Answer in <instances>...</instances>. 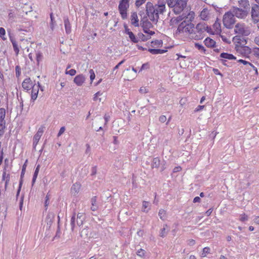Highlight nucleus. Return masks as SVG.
<instances>
[{
	"label": "nucleus",
	"mask_w": 259,
	"mask_h": 259,
	"mask_svg": "<svg viewBox=\"0 0 259 259\" xmlns=\"http://www.w3.org/2000/svg\"><path fill=\"white\" fill-rule=\"evenodd\" d=\"M200 17L203 20H207L209 19V12L207 9H204L200 13Z\"/></svg>",
	"instance_id": "obj_23"
},
{
	"label": "nucleus",
	"mask_w": 259,
	"mask_h": 259,
	"mask_svg": "<svg viewBox=\"0 0 259 259\" xmlns=\"http://www.w3.org/2000/svg\"><path fill=\"white\" fill-rule=\"evenodd\" d=\"M223 22L224 26L227 28L230 29L232 27L235 22L234 15L231 11L226 12L223 19Z\"/></svg>",
	"instance_id": "obj_5"
},
{
	"label": "nucleus",
	"mask_w": 259,
	"mask_h": 259,
	"mask_svg": "<svg viewBox=\"0 0 259 259\" xmlns=\"http://www.w3.org/2000/svg\"><path fill=\"white\" fill-rule=\"evenodd\" d=\"M84 80L85 78L82 74L78 75L74 78V82L78 86L81 85Z\"/></svg>",
	"instance_id": "obj_19"
},
{
	"label": "nucleus",
	"mask_w": 259,
	"mask_h": 259,
	"mask_svg": "<svg viewBox=\"0 0 259 259\" xmlns=\"http://www.w3.org/2000/svg\"><path fill=\"white\" fill-rule=\"evenodd\" d=\"M212 209L209 208L206 211L205 214L207 216H209L211 214V213H212Z\"/></svg>",
	"instance_id": "obj_61"
},
{
	"label": "nucleus",
	"mask_w": 259,
	"mask_h": 259,
	"mask_svg": "<svg viewBox=\"0 0 259 259\" xmlns=\"http://www.w3.org/2000/svg\"><path fill=\"white\" fill-rule=\"evenodd\" d=\"M151 26L152 24L148 20H146V21L144 22L143 23L142 27H143V31L144 33H148L150 34V35L154 34L155 33L154 31L148 30V28L151 27Z\"/></svg>",
	"instance_id": "obj_13"
},
{
	"label": "nucleus",
	"mask_w": 259,
	"mask_h": 259,
	"mask_svg": "<svg viewBox=\"0 0 259 259\" xmlns=\"http://www.w3.org/2000/svg\"><path fill=\"white\" fill-rule=\"evenodd\" d=\"M148 51L152 54L156 55L159 54H163L166 52L165 50L159 49H149Z\"/></svg>",
	"instance_id": "obj_26"
},
{
	"label": "nucleus",
	"mask_w": 259,
	"mask_h": 259,
	"mask_svg": "<svg viewBox=\"0 0 259 259\" xmlns=\"http://www.w3.org/2000/svg\"><path fill=\"white\" fill-rule=\"evenodd\" d=\"M65 130V128L64 126L61 127L59 130V132L58 134V137L60 136L62 134H63Z\"/></svg>",
	"instance_id": "obj_52"
},
{
	"label": "nucleus",
	"mask_w": 259,
	"mask_h": 259,
	"mask_svg": "<svg viewBox=\"0 0 259 259\" xmlns=\"http://www.w3.org/2000/svg\"><path fill=\"white\" fill-rule=\"evenodd\" d=\"M158 215L161 219L164 220L165 216V210L163 209H160L159 211Z\"/></svg>",
	"instance_id": "obj_39"
},
{
	"label": "nucleus",
	"mask_w": 259,
	"mask_h": 259,
	"mask_svg": "<svg viewBox=\"0 0 259 259\" xmlns=\"http://www.w3.org/2000/svg\"><path fill=\"white\" fill-rule=\"evenodd\" d=\"M49 199H50V195L48 194L45 198V206L46 207V210L47 209L48 206L49 204Z\"/></svg>",
	"instance_id": "obj_42"
},
{
	"label": "nucleus",
	"mask_w": 259,
	"mask_h": 259,
	"mask_svg": "<svg viewBox=\"0 0 259 259\" xmlns=\"http://www.w3.org/2000/svg\"><path fill=\"white\" fill-rule=\"evenodd\" d=\"M103 95V93H101L100 92H98L94 95V97L93 98V100L94 101H97L98 100L99 97Z\"/></svg>",
	"instance_id": "obj_44"
},
{
	"label": "nucleus",
	"mask_w": 259,
	"mask_h": 259,
	"mask_svg": "<svg viewBox=\"0 0 259 259\" xmlns=\"http://www.w3.org/2000/svg\"><path fill=\"white\" fill-rule=\"evenodd\" d=\"M238 3L239 6V8L246 9L247 11L249 9V4L248 0H238Z\"/></svg>",
	"instance_id": "obj_17"
},
{
	"label": "nucleus",
	"mask_w": 259,
	"mask_h": 259,
	"mask_svg": "<svg viewBox=\"0 0 259 259\" xmlns=\"http://www.w3.org/2000/svg\"><path fill=\"white\" fill-rule=\"evenodd\" d=\"M188 0H167V4L169 7L173 9L176 14H179L187 7Z\"/></svg>",
	"instance_id": "obj_3"
},
{
	"label": "nucleus",
	"mask_w": 259,
	"mask_h": 259,
	"mask_svg": "<svg viewBox=\"0 0 259 259\" xmlns=\"http://www.w3.org/2000/svg\"><path fill=\"white\" fill-rule=\"evenodd\" d=\"M145 2H146V0H136L135 4L137 7H139L142 4H143Z\"/></svg>",
	"instance_id": "obj_46"
},
{
	"label": "nucleus",
	"mask_w": 259,
	"mask_h": 259,
	"mask_svg": "<svg viewBox=\"0 0 259 259\" xmlns=\"http://www.w3.org/2000/svg\"><path fill=\"white\" fill-rule=\"evenodd\" d=\"M54 218L55 214L54 213L51 212H48L45 220L44 228H45L46 230H49L53 223Z\"/></svg>",
	"instance_id": "obj_10"
},
{
	"label": "nucleus",
	"mask_w": 259,
	"mask_h": 259,
	"mask_svg": "<svg viewBox=\"0 0 259 259\" xmlns=\"http://www.w3.org/2000/svg\"><path fill=\"white\" fill-rule=\"evenodd\" d=\"M64 23L66 33L67 34H69L71 32V25H70V22H69L68 18L64 17Z\"/></svg>",
	"instance_id": "obj_22"
},
{
	"label": "nucleus",
	"mask_w": 259,
	"mask_h": 259,
	"mask_svg": "<svg viewBox=\"0 0 259 259\" xmlns=\"http://www.w3.org/2000/svg\"><path fill=\"white\" fill-rule=\"evenodd\" d=\"M195 46L198 48L199 50H203L205 51L204 48L203 46H202L201 45L198 44V43H195Z\"/></svg>",
	"instance_id": "obj_50"
},
{
	"label": "nucleus",
	"mask_w": 259,
	"mask_h": 259,
	"mask_svg": "<svg viewBox=\"0 0 259 259\" xmlns=\"http://www.w3.org/2000/svg\"><path fill=\"white\" fill-rule=\"evenodd\" d=\"M213 71L214 74H218V75H220L221 77L223 76L222 74L219 71L218 69H213Z\"/></svg>",
	"instance_id": "obj_59"
},
{
	"label": "nucleus",
	"mask_w": 259,
	"mask_h": 259,
	"mask_svg": "<svg viewBox=\"0 0 259 259\" xmlns=\"http://www.w3.org/2000/svg\"><path fill=\"white\" fill-rule=\"evenodd\" d=\"M80 187H81V184L80 183H74L73 185V186L71 189V193L72 194H73L74 195H75L79 192V191L80 189Z\"/></svg>",
	"instance_id": "obj_21"
},
{
	"label": "nucleus",
	"mask_w": 259,
	"mask_h": 259,
	"mask_svg": "<svg viewBox=\"0 0 259 259\" xmlns=\"http://www.w3.org/2000/svg\"><path fill=\"white\" fill-rule=\"evenodd\" d=\"M194 17V13L193 12H189L187 15L184 14V13L181 16H179L177 18H172L170 21V25L178 24L180 21L183 19L186 18L191 20Z\"/></svg>",
	"instance_id": "obj_8"
},
{
	"label": "nucleus",
	"mask_w": 259,
	"mask_h": 259,
	"mask_svg": "<svg viewBox=\"0 0 259 259\" xmlns=\"http://www.w3.org/2000/svg\"><path fill=\"white\" fill-rule=\"evenodd\" d=\"M75 221H76V220L75 214H74L71 219V229L72 231L74 230V227H75Z\"/></svg>",
	"instance_id": "obj_38"
},
{
	"label": "nucleus",
	"mask_w": 259,
	"mask_h": 259,
	"mask_svg": "<svg viewBox=\"0 0 259 259\" xmlns=\"http://www.w3.org/2000/svg\"><path fill=\"white\" fill-rule=\"evenodd\" d=\"M159 120L161 123H164L166 120V117L165 115H161L159 117Z\"/></svg>",
	"instance_id": "obj_51"
},
{
	"label": "nucleus",
	"mask_w": 259,
	"mask_h": 259,
	"mask_svg": "<svg viewBox=\"0 0 259 259\" xmlns=\"http://www.w3.org/2000/svg\"><path fill=\"white\" fill-rule=\"evenodd\" d=\"M220 57L222 58H224L228 60H235L236 57L234 56L232 54L226 53H221L220 55Z\"/></svg>",
	"instance_id": "obj_27"
},
{
	"label": "nucleus",
	"mask_w": 259,
	"mask_h": 259,
	"mask_svg": "<svg viewBox=\"0 0 259 259\" xmlns=\"http://www.w3.org/2000/svg\"><path fill=\"white\" fill-rule=\"evenodd\" d=\"M22 87L24 90H29L31 88H33V83L30 78H27L24 80L22 82Z\"/></svg>",
	"instance_id": "obj_15"
},
{
	"label": "nucleus",
	"mask_w": 259,
	"mask_h": 259,
	"mask_svg": "<svg viewBox=\"0 0 259 259\" xmlns=\"http://www.w3.org/2000/svg\"><path fill=\"white\" fill-rule=\"evenodd\" d=\"M39 165H38L35 169V170L34 171V173L33 174V178H36L37 177V175H38V171H39Z\"/></svg>",
	"instance_id": "obj_49"
},
{
	"label": "nucleus",
	"mask_w": 259,
	"mask_h": 259,
	"mask_svg": "<svg viewBox=\"0 0 259 259\" xmlns=\"http://www.w3.org/2000/svg\"><path fill=\"white\" fill-rule=\"evenodd\" d=\"M208 26H205L204 24H197L195 28L193 29V31L191 35V38L195 40L202 39L203 38L204 33L206 31H208Z\"/></svg>",
	"instance_id": "obj_4"
},
{
	"label": "nucleus",
	"mask_w": 259,
	"mask_h": 259,
	"mask_svg": "<svg viewBox=\"0 0 259 259\" xmlns=\"http://www.w3.org/2000/svg\"><path fill=\"white\" fill-rule=\"evenodd\" d=\"M231 12L233 13L234 16L240 19L245 18L248 14V11L247 10L239 8L236 7H234Z\"/></svg>",
	"instance_id": "obj_9"
},
{
	"label": "nucleus",
	"mask_w": 259,
	"mask_h": 259,
	"mask_svg": "<svg viewBox=\"0 0 259 259\" xmlns=\"http://www.w3.org/2000/svg\"><path fill=\"white\" fill-rule=\"evenodd\" d=\"M238 62H240V63H241L242 64H243L244 65H247V64H249V66L251 67H252V69L255 71V73H257V69L256 67H255L251 63H250V62L247 61H245V60H242V59H240L238 61Z\"/></svg>",
	"instance_id": "obj_32"
},
{
	"label": "nucleus",
	"mask_w": 259,
	"mask_h": 259,
	"mask_svg": "<svg viewBox=\"0 0 259 259\" xmlns=\"http://www.w3.org/2000/svg\"><path fill=\"white\" fill-rule=\"evenodd\" d=\"M11 41L14 50L16 54V55H18L19 52V49L18 45L17 44V42L16 40L12 37H10Z\"/></svg>",
	"instance_id": "obj_29"
},
{
	"label": "nucleus",
	"mask_w": 259,
	"mask_h": 259,
	"mask_svg": "<svg viewBox=\"0 0 259 259\" xmlns=\"http://www.w3.org/2000/svg\"><path fill=\"white\" fill-rule=\"evenodd\" d=\"M83 215L81 213H78L77 218L76 219L77 225L80 226L83 224Z\"/></svg>",
	"instance_id": "obj_33"
},
{
	"label": "nucleus",
	"mask_w": 259,
	"mask_h": 259,
	"mask_svg": "<svg viewBox=\"0 0 259 259\" xmlns=\"http://www.w3.org/2000/svg\"><path fill=\"white\" fill-rule=\"evenodd\" d=\"M188 20V21L184 20L179 25L176 34L189 35L190 38H191V35L193 29H194V25L190 22L191 20Z\"/></svg>",
	"instance_id": "obj_2"
},
{
	"label": "nucleus",
	"mask_w": 259,
	"mask_h": 259,
	"mask_svg": "<svg viewBox=\"0 0 259 259\" xmlns=\"http://www.w3.org/2000/svg\"><path fill=\"white\" fill-rule=\"evenodd\" d=\"M27 162V160L26 161L25 164L23 165L22 170L21 174V178H22L24 177V171L25 170L26 167V163Z\"/></svg>",
	"instance_id": "obj_55"
},
{
	"label": "nucleus",
	"mask_w": 259,
	"mask_h": 259,
	"mask_svg": "<svg viewBox=\"0 0 259 259\" xmlns=\"http://www.w3.org/2000/svg\"><path fill=\"white\" fill-rule=\"evenodd\" d=\"M139 92L142 94H146L148 92V91L146 88H141Z\"/></svg>",
	"instance_id": "obj_53"
},
{
	"label": "nucleus",
	"mask_w": 259,
	"mask_h": 259,
	"mask_svg": "<svg viewBox=\"0 0 259 259\" xmlns=\"http://www.w3.org/2000/svg\"><path fill=\"white\" fill-rule=\"evenodd\" d=\"M34 88V86L33 85V89L32 91V94H31V99L33 100H35L36 99V98L37 97V93H38V90L36 92H34V91H33Z\"/></svg>",
	"instance_id": "obj_40"
},
{
	"label": "nucleus",
	"mask_w": 259,
	"mask_h": 259,
	"mask_svg": "<svg viewBox=\"0 0 259 259\" xmlns=\"http://www.w3.org/2000/svg\"><path fill=\"white\" fill-rule=\"evenodd\" d=\"M91 203H92V206H91V210L92 211H96L97 210L98 206L97 204V199H96V196H94L91 199Z\"/></svg>",
	"instance_id": "obj_28"
},
{
	"label": "nucleus",
	"mask_w": 259,
	"mask_h": 259,
	"mask_svg": "<svg viewBox=\"0 0 259 259\" xmlns=\"http://www.w3.org/2000/svg\"><path fill=\"white\" fill-rule=\"evenodd\" d=\"M106 96L103 94L102 96H99L98 101L100 102H103L105 100Z\"/></svg>",
	"instance_id": "obj_56"
},
{
	"label": "nucleus",
	"mask_w": 259,
	"mask_h": 259,
	"mask_svg": "<svg viewBox=\"0 0 259 259\" xmlns=\"http://www.w3.org/2000/svg\"><path fill=\"white\" fill-rule=\"evenodd\" d=\"M23 196L21 197L20 201L19 202V208L21 210L22 207H23Z\"/></svg>",
	"instance_id": "obj_57"
},
{
	"label": "nucleus",
	"mask_w": 259,
	"mask_h": 259,
	"mask_svg": "<svg viewBox=\"0 0 259 259\" xmlns=\"http://www.w3.org/2000/svg\"><path fill=\"white\" fill-rule=\"evenodd\" d=\"M251 17L254 22L259 21V6L253 5L251 8Z\"/></svg>",
	"instance_id": "obj_11"
},
{
	"label": "nucleus",
	"mask_w": 259,
	"mask_h": 259,
	"mask_svg": "<svg viewBox=\"0 0 259 259\" xmlns=\"http://www.w3.org/2000/svg\"><path fill=\"white\" fill-rule=\"evenodd\" d=\"M50 18H51V23H50V27L52 30H54L55 25L56 24V22L54 20V18L53 17V13H51L50 14Z\"/></svg>",
	"instance_id": "obj_34"
},
{
	"label": "nucleus",
	"mask_w": 259,
	"mask_h": 259,
	"mask_svg": "<svg viewBox=\"0 0 259 259\" xmlns=\"http://www.w3.org/2000/svg\"><path fill=\"white\" fill-rule=\"evenodd\" d=\"M160 164V160L159 158L155 157L153 159L152 162L151 164L152 167L153 168H158Z\"/></svg>",
	"instance_id": "obj_30"
},
{
	"label": "nucleus",
	"mask_w": 259,
	"mask_h": 259,
	"mask_svg": "<svg viewBox=\"0 0 259 259\" xmlns=\"http://www.w3.org/2000/svg\"><path fill=\"white\" fill-rule=\"evenodd\" d=\"M128 73H130V76H128L126 75L127 80H131L135 78V77L136 76L137 70L134 68H133L132 71H131L129 69H126L125 70V74L127 75Z\"/></svg>",
	"instance_id": "obj_18"
},
{
	"label": "nucleus",
	"mask_w": 259,
	"mask_h": 259,
	"mask_svg": "<svg viewBox=\"0 0 259 259\" xmlns=\"http://www.w3.org/2000/svg\"><path fill=\"white\" fill-rule=\"evenodd\" d=\"M76 70L75 69H72L69 70H66L65 73L67 74H69L71 76H73L76 73Z\"/></svg>",
	"instance_id": "obj_41"
},
{
	"label": "nucleus",
	"mask_w": 259,
	"mask_h": 259,
	"mask_svg": "<svg viewBox=\"0 0 259 259\" xmlns=\"http://www.w3.org/2000/svg\"><path fill=\"white\" fill-rule=\"evenodd\" d=\"M234 32L237 36H247L249 34V30L244 24L237 23L234 28Z\"/></svg>",
	"instance_id": "obj_6"
},
{
	"label": "nucleus",
	"mask_w": 259,
	"mask_h": 259,
	"mask_svg": "<svg viewBox=\"0 0 259 259\" xmlns=\"http://www.w3.org/2000/svg\"><path fill=\"white\" fill-rule=\"evenodd\" d=\"M195 241L193 239H190L189 241H188V245H190V246H193L195 244Z\"/></svg>",
	"instance_id": "obj_60"
},
{
	"label": "nucleus",
	"mask_w": 259,
	"mask_h": 259,
	"mask_svg": "<svg viewBox=\"0 0 259 259\" xmlns=\"http://www.w3.org/2000/svg\"><path fill=\"white\" fill-rule=\"evenodd\" d=\"M205 45L209 48H212L214 47L215 44V42L212 39L210 38L209 37H207L204 41Z\"/></svg>",
	"instance_id": "obj_24"
},
{
	"label": "nucleus",
	"mask_w": 259,
	"mask_h": 259,
	"mask_svg": "<svg viewBox=\"0 0 259 259\" xmlns=\"http://www.w3.org/2000/svg\"><path fill=\"white\" fill-rule=\"evenodd\" d=\"M181 170H182V167L181 166H178L175 167L173 169V170H172V177H177L178 175H175V174L177 172L180 171Z\"/></svg>",
	"instance_id": "obj_37"
},
{
	"label": "nucleus",
	"mask_w": 259,
	"mask_h": 259,
	"mask_svg": "<svg viewBox=\"0 0 259 259\" xmlns=\"http://www.w3.org/2000/svg\"><path fill=\"white\" fill-rule=\"evenodd\" d=\"M89 72L90 73V79L92 81L95 78V74L93 69H91Z\"/></svg>",
	"instance_id": "obj_48"
},
{
	"label": "nucleus",
	"mask_w": 259,
	"mask_h": 259,
	"mask_svg": "<svg viewBox=\"0 0 259 259\" xmlns=\"http://www.w3.org/2000/svg\"><path fill=\"white\" fill-rule=\"evenodd\" d=\"M213 27L214 30V32L216 33H219L221 32V25L218 20L215 21V23L213 25Z\"/></svg>",
	"instance_id": "obj_25"
},
{
	"label": "nucleus",
	"mask_w": 259,
	"mask_h": 259,
	"mask_svg": "<svg viewBox=\"0 0 259 259\" xmlns=\"http://www.w3.org/2000/svg\"><path fill=\"white\" fill-rule=\"evenodd\" d=\"M131 23L135 27L139 26V19L138 18L137 14L136 12H134L132 14L131 16Z\"/></svg>",
	"instance_id": "obj_20"
},
{
	"label": "nucleus",
	"mask_w": 259,
	"mask_h": 259,
	"mask_svg": "<svg viewBox=\"0 0 259 259\" xmlns=\"http://www.w3.org/2000/svg\"><path fill=\"white\" fill-rule=\"evenodd\" d=\"M89 229L87 227L80 231V235L81 237L85 238L89 236Z\"/></svg>",
	"instance_id": "obj_31"
},
{
	"label": "nucleus",
	"mask_w": 259,
	"mask_h": 259,
	"mask_svg": "<svg viewBox=\"0 0 259 259\" xmlns=\"http://www.w3.org/2000/svg\"><path fill=\"white\" fill-rule=\"evenodd\" d=\"M167 227V225H164L163 228L161 230L160 233V236L161 237H164L167 234V231H166V228Z\"/></svg>",
	"instance_id": "obj_36"
},
{
	"label": "nucleus",
	"mask_w": 259,
	"mask_h": 259,
	"mask_svg": "<svg viewBox=\"0 0 259 259\" xmlns=\"http://www.w3.org/2000/svg\"><path fill=\"white\" fill-rule=\"evenodd\" d=\"M151 44L153 46H156L157 47H160L162 45V41L161 40H155L151 42Z\"/></svg>",
	"instance_id": "obj_35"
},
{
	"label": "nucleus",
	"mask_w": 259,
	"mask_h": 259,
	"mask_svg": "<svg viewBox=\"0 0 259 259\" xmlns=\"http://www.w3.org/2000/svg\"><path fill=\"white\" fill-rule=\"evenodd\" d=\"M149 204V202L148 201H144L143 202V211L147 212L148 210H146V209L148 207Z\"/></svg>",
	"instance_id": "obj_45"
},
{
	"label": "nucleus",
	"mask_w": 259,
	"mask_h": 259,
	"mask_svg": "<svg viewBox=\"0 0 259 259\" xmlns=\"http://www.w3.org/2000/svg\"><path fill=\"white\" fill-rule=\"evenodd\" d=\"M146 11L149 19L156 24L159 18V15L163 14L165 11V5L162 4L154 6L151 2H148L146 6Z\"/></svg>",
	"instance_id": "obj_1"
},
{
	"label": "nucleus",
	"mask_w": 259,
	"mask_h": 259,
	"mask_svg": "<svg viewBox=\"0 0 259 259\" xmlns=\"http://www.w3.org/2000/svg\"><path fill=\"white\" fill-rule=\"evenodd\" d=\"M254 41L255 44L259 46V36H256L254 38Z\"/></svg>",
	"instance_id": "obj_63"
},
{
	"label": "nucleus",
	"mask_w": 259,
	"mask_h": 259,
	"mask_svg": "<svg viewBox=\"0 0 259 259\" xmlns=\"http://www.w3.org/2000/svg\"><path fill=\"white\" fill-rule=\"evenodd\" d=\"M137 254L141 257H143L145 255V251L142 249H140L138 250Z\"/></svg>",
	"instance_id": "obj_43"
},
{
	"label": "nucleus",
	"mask_w": 259,
	"mask_h": 259,
	"mask_svg": "<svg viewBox=\"0 0 259 259\" xmlns=\"http://www.w3.org/2000/svg\"><path fill=\"white\" fill-rule=\"evenodd\" d=\"M124 27L125 29V32L128 35L131 40L134 42H137L138 41V38H136L134 33L130 30L128 27L126 25H124Z\"/></svg>",
	"instance_id": "obj_16"
},
{
	"label": "nucleus",
	"mask_w": 259,
	"mask_h": 259,
	"mask_svg": "<svg viewBox=\"0 0 259 259\" xmlns=\"http://www.w3.org/2000/svg\"><path fill=\"white\" fill-rule=\"evenodd\" d=\"M6 31L4 28L0 27V36H2L5 34Z\"/></svg>",
	"instance_id": "obj_58"
},
{
	"label": "nucleus",
	"mask_w": 259,
	"mask_h": 259,
	"mask_svg": "<svg viewBox=\"0 0 259 259\" xmlns=\"http://www.w3.org/2000/svg\"><path fill=\"white\" fill-rule=\"evenodd\" d=\"M236 50L238 53L243 56L248 55L251 53L250 49L247 46L238 47Z\"/></svg>",
	"instance_id": "obj_14"
},
{
	"label": "nucleus",
	"mask_w": 259,
	"mask_h": 259,
	"mask_svg": "<svg viewBox=\"0 0 259 259\" xmlns=\"http://www.w3.org/2000/svg\"><path fill=\"white\" fill-rule=\"evenodd\" d=\"M248 220V217L245 214L243 213L241 215V217L240 218V221L241 222H244Z\"/></svg>",
	"instance_id": "obj_47"
},
{
	"label": "nucleus",
	"mask_w": 259,
	"mask_h": 259,
	"mask_svg": "<svg viewBox=\"0 0 259 259\" xmlns=\"http://www.w3.org/2000/svg\"><path fill=\"white\" fill-rule=\"evenodd\" d=\"M128 0H121L120 1L118 9L123 19L127 18V9L129 7Z\"/></svg>",
	"instance_id": "obj_7"
},
{
	"label": "nucleus",
	"mask_w": 259,
	"mask_h": 259,
	"mask_svg": "<svg viewBox=\"0 0 259 259\" xmlns=\"http://www.w3.org/2000/svg\"><path fill=\"white\" fill-rule=\"evenodd\" d=\"M124 62V60H122L121 61H120L117 65H116L113 69V72H114L115 70L117 69L123 63V62Z\"/></svg>",
	"instance_id": "obj_54"
},
{
	"label": "nucleus",
	"mask_w": 259,
	"mask_h": 259,
	"mask_svg": "<svg viewBox=\"0 0 259 259\" xmlns=\"http://www.w3.org/2000/svg\"><path fill=\"white\" fill-rule=\"evenodd\" d=\"M44 132L43 127H40L38 130V131L36 133V134L34 135L33 137V146L34 148H35L36 146L38 143V141L41 137L42 133Z\"/></svg>",
	"instance_id": "obj_12"
},
{
	"label": "nucleus",
	"mask_w": 259,
	"mask_h": 259,
	"mask_svg": "<svg viewBox=\"0 0 259 259\" xmlns=\"http://www.w3.org/2000/svg\"><path fill=\"white\" fill-rule=\"evenodd\" d=\"M254 223L259 225V216H256L253 220Z\"/></svg>",
	"instance_id": "obj_64"
},
{
	"label": "nucleus",
	"mask_w": 259,
	"mask_h": 259,
	"mask_svg": "<svg viewBox=\"0 0 259 259\" xmlns=\"http://www.w3.org/2000/svg\"><path fill=\"white\" fill-rule=\"evenodd\" d=\"M200 200L201 199L199 197H198V196L195 197L193 199V202L194 203L199 202L200 201Z\"/></svg>",
	"instance_id": "obj_62"
}]
</instances>
